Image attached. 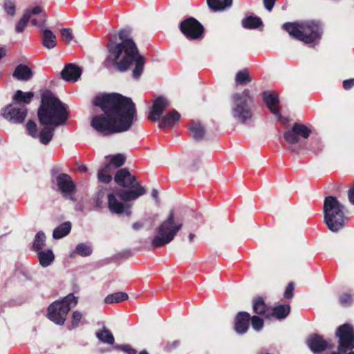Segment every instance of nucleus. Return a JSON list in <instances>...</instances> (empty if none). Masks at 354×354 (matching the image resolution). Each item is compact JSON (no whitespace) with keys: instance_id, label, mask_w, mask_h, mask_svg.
<instances>
[{"instance_id":"1","label":"nucleus","mask_w":354,"mask_h":354,"mask_svg":"<svg viewBox=\"0 0 354 354\" xmlns=\"http://www.w3.org/2000/svg\"><path fill=\"white\" fill-rule=\"evenodd\" d=\"M93 104L100 107L103 113L94 115L91 118V126L102 135L126 131L136 118L135 105L131 100L120 94L97 95Z\"/></svg>"},{"instance_id":"2","label":"nucleus","mask_w":354,"mask_h":354,"mask_svg":"<svg viewBox=\"0 0 354 354\" xmlns=\"http://www.w3.org/2000/svg\"><path fill=\"white\" fill-rule=\"evenodd\" d=\"M40 124L44 126L37 132L36 124L29 120L26 124L28 133L35 138H39L43 145H48L52 140L55 129L64 124L68 118L66 106L53 93L45 91L41 97V104L38 109Z\"/></svg>"},{"instance_id":"3","label":"nucleus","mask_w":354,"mask_h":354,"mask_svg":"<svg viewBox=\"0 0 354 354\" xmlns=\"http://www.w3.org/2000/svg\"><path fill=\"white\" fill-rule=\"evenodd\" d=\"M121 42H111L107 45V61L113 63L120 71H126L132 63L135 64L133 77L139 78L143 71L145 59L138 53V48L130 37L129 30H123L119 32Z\"/></svg>"},{"instance_id":"4","label":"nucleus","mask_w":354,"mask_h":354,"mask_svg":"<svg viewBox=\"0 0 354 354\" xmlns=\"http://www.w3.org/2000/svg\"><path fill=\"white\" fill-rule=\"evenodd\" d=\"M115 183L124 189L118 190V195L123 201L137 199L145 193V189L126 169H120L115 176Z\"/></svg>"},{"instance_id":"5","label":"nucleus","mask_w":354,"mask_h":354,"mask_svg":"<svg viewBox=\"0 0 354 354\" xmlns=\"http://www.w3.org/2000/svg\"><path fill=\"white\" fill-rule=\"evenodd\" d=\"M230 114L233 120L241 124H246L252 120V104L248 90L231 96Z\"/></svg>"},{"instance_id":"6","label":"nucleus","mask_w":354,"mask_h":354,"mask_svg":"<svg viewBox=\"0 0 354 354\" xmlns=\"http://www.w3.org/2000/svg\"><path fill=\"white\" fill-rule=\"evenodd\" d=\"M346 217L345 207L334 196H327L324 203V220L328 228L337 232L343 227Z\"/></svg>"},{"instance_id":"7","label":"nucleus","mask_w":354,"mask_h":354,"mask_svg":"<svg viewBox=\"0 0 354 354\" xmlns=\"http://www.w3.org/2000/svg\"><path fill=\"white\" fill-rule=\"evenodd\" d=\"M283 28L292 37L306 44H310L320 37V27L314 21L286 23Z\"/></svg>"},{"instance_id":"8","label":"nucleus","mask_w":354,"mask_h":354,"mask_svg":"<svg viewBox=\"0 0 354 354\" xmlns=\"http://www.w3.org/2000/svg\"><path fill=\"white\" fill-rule=\"evenodd\" d=\"M182 223L174 221V214L171 212L168 218L156 229L157 234L151 241L153 248H158L169 243L181 229Z\"/></svg>"},{"instance_id":"9","label":"nucleus","mask_w":354,"mask_h":354,"mask_svg":"<svg viewBox=\"0 0 354 354\" xmlns=\"http://www.w3.org/2000/svg\"><path fill=\"white\" fill-rule=\"evenodd\" d=\"M77 304V298L68 295L62 300L55 301L48 308V317L57 325H63L71 308Z\"/></svg>"},{"instance_id":"10","label":"nucleus","mask_w":354,"mask_h":354,"mask_svg":"<svg viewBox=\"0 0 354 354\" xmlns=\"http://www.w3.org/2000/svg\"><path fill=\"white\" fill-rule=\"evenodd\" d=\"M336 336L339 338L338 353L331 354H354V330L349 324L340 326Z\"/></svg>"},{"instance_id":"11","label":"nucleus","mask_w":354,"mask_h":354,"mask_svg":"<svg viewBox=\"0 0 354 354\" xmlns=\"http://www.w3.org/2000/svg\"><path fill=\"white\" fill-rule=\"evenodd\" d=\"M2 116L14 124L24 122L27 115L26 108L20 103H12L1 109Z\"/></svg>"},{"instance_id":"12","label":"nucleus","mask_w":354,"mask_h":354,"mask_svg":"<svg viewBox=\"0 0 354 354\" xmlns=\"http://www.w3.org/2000/svg\"><path fill=\"white\" fill-rule=\"evenodd\" d=\"M180 30L187 38L196 39L202 35L203 27L195 19L189 18L181 22Z\"/></svg>"},{"instance_id":"13","label":"nucleus","mask_w":354,"mask_h":354,"mask_svg":"<svg viewBox=\"0 0 354 354\" xmlns=\"http://www.w3.org/2000/svg\"><path fill=\"white\" fill-rule=\"evenodd\" d=\"M120 196L118 195V192L115 194H109L107 196L108 198V207L111 213L115 214H125L129 216L131 213V206L124 204L120 201L118 198Z\"/></svg>"},{"instance_id":"14","label":"nucleus","mask_w":354,"mask_h":354,"mask_svg":"<svg viewBox=\"0 0 354 354\" xmlns=\"http://www.w3.org/2000/svg\"><path fill=\"white\" fill-rule=\"evenodd\" d=\"M169 102L165 97H159L153 100V106L149 114V118L153 121L160 119L164 110L168 107Z\"/></svg>"},{"instance_id":"15","label":"nucleus","mask_w":354,"mask_h":354,"mask_svg":"<svg viewBox=\"0 0 354 354\" xmlns=\"http://www.w3.org/2000/svg\"><path fill=\"white\" fill-rule=\"evenodd\" d=\"M57 184L59 190L62 192L64 196H66L70 194L75 189V184L71 176L67 174H62L57 176Z\"/></svg>"},{"instance_id":"16","label":"nucleus","mask_w":354,"mask_h":354,"mask_svg":"<svg viewBox=\"0 0 354 354\" xmlns=\"http://www.w3.org/2000/svg\"><path fill=\"white\" fill-rule=\"evenodd\" d=\"M306 342L310 349L314 353L322 352L329 346V343L317 334L309 336Z\"/></svg>"},{"instance_id":"17","label":"nucleus","mask_w":354,"mask_h":354,"mask_svg":"<svg viewBox=\"0 0 354 354\" xmlns=\"http://www.w3.org/2000/svg\"><path fill=\"white\" fill-rule=\"evenodd\" d=\"M250 315L246 312H240L237 314L235 322L234 330L240 335L245 333L249 327Z\"/></svg>"},{"instance_id":"18","label":"nucleus","mask_w":354,"mask_h":354,"mask_svg":"<svg viewBox=\"0 0 354 354\" xmlns=\"http://www.w3.org/2000/svg\"><path fill=\"white\" fill-rule=\"evenodd\" d=\"M82 69L79 66L73 64H68L62 70L61 75L62 78L66 81L75 82L80 77Z\"/></svg>"},{"instance_id":"19","label":"nucleus","mask_w":354,"mask_h":354,"mask_svg":"<svg viewBox=\"0 0 354 354\" xmlns=\"http://www.w3.org/2000/svg\"><path fill=\"white\" fill-rule=\"evenodd\" d=\"M263 101L273 114L281 118L278 110L279 100L277 95L274 93L264 92Z\"/></svg>"},{"instance_id":"20","label":"nucleus","mask_w":354,"mask_h":354,"mask_svg":"<svg viewBox=\"0 0 354 354\" xmlns=\"http://www.w3.org/2000/svg\"><path fill=\"white\" fill-rule=\"evenodd\" d=\"M39 265L43 268L49 266L55 259V255L52 250H41L37 252Z\"/></svg>"},{"instance_id":"21","label":"nucleus","mask_w":354,"mask_h":354,"mask_svg":"<svg viewBox=\"0 0 354 354\" xmlns=\"http://www.w3.org/2000/svg\"><path fill=\"white\" fill-rule=\"evenodd\" d=\"M32 76L31 69L25 64L18 65L13 72V77L21 81H28Z\"/></svg>"},{"instance_id":"22","label":"nucleus","mask_w":354,"mask_h":354,"mask_svg":"<svg viewBox=\"0 0 354 354\" xmlns=\"http://www.w3.org/2000/svg\"><path fill=\"white\" fill-rule=\"evenodd\" d=\"M42 44L48 48L52 49L57 46L55 35L49 29H44L42 33Z\"/></svg>"},{"instance_id":"23","label":"nucleus","mask_w":354,"mask_h":354,"mask_svg":"<svg viewBox=\"0 0 354 354\" xmlns=\"http://www.w3.org/2000/svg\"><path fill=\"white\" fill-rule=\"evenodd\" d=\"M180 115L176 111H172L166 115L160 123V128L175 125L180 120Z\"/></svg>"},{"instance_id":"24","label":"nucleus","mask_w":354,"mask_h":354,"mask_svg":"<svg viewBox=\"0 0 354 354\" xmlns=\"http://www.w3.org/2000/svg\"><path fill=\"white\" fill-rule=\"evenodd\" d=\"M71 230V223L69 221L64 222L57 227L53 232L55 239H59L67 236Z\"/></svg>"},{"instance_id":"25","label":"nucleus","mask_w":354,"mask_h":354,"mask_svg":"<svg viewBox=\"0 0 354 354\" xmlns=\"http://www.w3.org/2000/svg\"><path fill=\"white\" fill-rule=\"evenodd\" d=\"M253 309L256 313L263 315L267 317H270V309L267 307L262 298L254 299Z\"/></svg>"},{"instance_id":"26","label":"nucleus","mask_w":354,"mask_h":354,"mask_svg":"<svg viewBox=\"0 0 354 354\" xmlns=\"http://www.w3.org/2000/svg\"><path fill=\"white\" fill-rule=\"evenodd\" d=\"M192 136L196 140H201L203 138L205 130L201 122L193 121L189 127Z\"/></svg>"},{"instance_id":"27","label":"nucleus","mask_w":354,"mask_h":354,"mask_svg":"<svg viewBox=\"0 0 354 354\" xmlns=\"http://www.w3.org/2000/svg\"><path fill=\"white\" fill-rule=\"evenodd\" d=\"M207 3L212 10L218 11L230 7L232 0H207Z\"/></svg>"},{"instance_id":"28","label":"nucleus","mask_w":354,"mask_h":354,"mask_svg":"<svg viewBox=\"0 0 354 354\" xmlns=\"http://www.w3.org/2000/svg\"><path fill=\"white\" fill-rule=\"evenodd\" d=\"M96 337L100 342L103 343L111 345L114 343V337L113 334L106 328H103L102 330L96 332Z\"/></svg>"},{"instance_id":"29","label":"nucleus","mask_w":354,"mask_h":354,"mask_svg":"<svg viewBox=\"0 0 354 354\" xmlns=\"http://www.w3.org/2000/svg\"><path fill=\"white\" fill-rule=\"evenodd\" d=\"M289 313L290 306L288 305H281L270 310V316L281 319L286 318Z\"/></svg>"},{"instance_id":"30","label":"nucleus","mask_w":354,"mask_h":354,"mask_svg":"<svg viewBox=\"0 0 354 354\" xmlns=\"http://www.w3.org/2000/svg\"><path fill=\"white\" fill-rule=\"evenodd\" d=\"M34 97L32 92H23L21 90L16 91L13 100L16 102L15 103L24 102L25 104H29Z\"/></svg>"},{"instance_id":"31","label":"nucleus","mask_w":354,"mask_h":354,"mask_svg":"<svg viewBox=\"0 0 354 354\" xmlns=\"http://www.w3.org/2000/svg\"><path fill=\"white\" fill-rule=\"evenodd\" d=\"M93 249L91 245L86 243H81L77 245L75 251L71 254H77L82 257H88L92 254Z\"/></svg>"},{"instance_id":"32","label":"nucleus","mask_w":354,"mask_h":354,"mask_svg":"<svg viewBox=\"0 0 354 354\" xmlns=\"http://www.w3.org/2000/svg\"><path fill=\"white\" fill-rule=\"evenodd\" d=\"M128 295L123 292H118L113 294L107 295L104 299V303L111 304L113 303H118L128 299Z\"/></svg>"},{"instance_id":"33","label":"nucleus","mask_w":354,"mask_h":354,"mask_svg":"<svg viewBox=\"0 0 354 354\" xmlns=\"http://www.w3.org/2000/svg\"><path fill=\"white\" fill-rule=\"evenodd\" d=\"M46 236L45 234L40 231L35 235V240L32 245V248L35 252H38L44 249L46 245Z\"/></svg>"},{"instance_id":"34","label":"nucleus","mask_w":354,"mask_h":354,"mask_svg":"<svg viewBox=\"0 0 354 354\" xmlns=\"http://www.w3.org/2000/svg\"><path fill=\"white\" fill-rule=\"evenodd\" d=\"M110 172V165H106L104 168L99 170L97 173L98 180L101 183H109L112 179Z\"/></svg>"},{"instance_id":"35","label":"nucleus","mask_w":354,"mask_h":354,"mask_svg":"<svg viewBox=\"0 0 354 354\" xmlns=\"http://www.w3.org/2000/svg\"><path fill=\"white\" fill-rule=\"evenodd\" d=\"M261 24V19L255 17H249L242 21L243 26L248 29L258 28Z\"/></svg>"},{"instance_id":"36","label":"nucleus","mask_w":354,"mask_h":354,"mask_svg":"<svg viewBox=\"0 0 354 354\" xmlns=\"http://www.w3.org/2000/svg\"><path fill=\"white\" fill-rule=\"evenodd\" d=\"M293 127L295 129V131H296V134H297L299 138H308L310 133V130L308 129L307 127L301 124H295Z\"/></svg>"},{"instance_id":"37","label":"nucleus","mask_w":354,"mask_h":354,"mask_svg":"<svg viewBox=\"0 0 354 354\" xmlns=\"http://www.w3.org/2000/svg\"><path fill=\"white\" fill-rule=\"evenodd\" d=\"M236 82L240 84H245L251 82L249 73L247 70L240 71L236 73Z\"/></svg>"},{"instance_id":"38","label":"nucleus","mask_w":354,"mask_h":354,"mask_svg":"<svg viewBox=\"0 0 354 354\" xmlns=\"http://www.w3.org/2000/svg\"><path fill=\"white\" fill-rule=\"evenodd\" d=\"M284 138L287 142L291 145L296 144L299 141V138L297 134H296L294 127L285 133Z\"/></svg>"},{"instance_id":"39","label":"nucleus","mask_w":354,"mask_h":354,"mask_svg":"<svg viewBox=\"0 0 354 354\" xmlns=\"http://www.w3.org/2000/svg\"><path fill=\"white\" fill-rule=\"evenodd\" d=\"M46 20L47 17L46 13H42L36 17L31 16L30 19L32 24L39 28H43L45 26Z\"/></svg>"},{"instance_id":"40","label":"nucleus","mask_w":354,"mask_h":354,"mask_svg":"<svg viewBox=\"0 0 354 354\" xmlns=\"http://www.w3.org/2000/svg\"><path fill=\"white\" fill-rule=\"evenodd\" d=\"M31 18L30 14L25 13L22 18L19 20V21L17 23L16 26V31L17 32H22L27 26V24L28 21H30V19Z\"/></svg>"},{"instance_id":"41","label":"nucleus","mask_w":354,"mask_h":354,"mask_svg":"<svg viewBox=\"0 0 354 354\" xmlns=\"http://www.w3.org/2000/svg\"><path fill=\"white\" fill-rule=\"evenodd\" d=\"M124 160L125 157L121 153L110 156V162L114 165L115 167H121L124 163Z\"/></svg>"},{"instance_id":"42","label":"nucleus","mask_w":354,"mask_h":354,"mask_svg":"<svg viewBox=\"0 0 354 354\" xmlns=\"http://www.w3.org/2000/svg\"><path fill=\"white\" fill-rule=\"evenodd\" d=\"M252 328L256 331H259L263 326V320L257 316H253L251 318Z\"/></svg>"},{"instance_id":"43","label":"nucleus","mask_w":354,"mask_h":354,"mask_svg":"<svg viewBox=\"0 0 354 354\" xmlns=\"http://www.w3.org/2000/svg\"><path fill=\"white\" fill-rule=\"evenodd\" d=\"M62 39L67 44H69L73 39L72 31L68 28H62L61 30Z\"/></svg>"},{"instance_id":"44","label":"nucleus","mask_w":354,"mask_h":354,"mask_svg":"<svg viewBox=\"0 0 354 354\" xmlns=\"http://www.w3.org/2000/svg\"><path fill=\"white\" fill-rule=\"evenodd\" d=\"M4 10L6 13L10 16H14L15 14V4L11 0H6L4 2Z\"/></svg>"},{"instance_id":"45","label":"nucleus","mask_w":354,"mask_h":354,"mask_svg":"<svg viewBox=\"0 0 354 354\" xmlns=\"http://www.w3.org/2000/svg\"><path fill=\"white\" fill-rule=\"evenodd\" d=\"M353 300L352 296L348 293H344L339 297V302L343 306L350 305Z\"/></svg>"},{"instance_id":"46","label":"nucleus","mask_w":354,"mask_h":354,"mask_svg":"<svg viewBox=\"0 0 354 354\" xmlns=\"http://www.w3.org/2000/svg\"><path fill=\"white\" fill-rule=\"evenodd\" d=\"M82 318V315L79 311H74L72 315V326L74 328L78 326L81 319Z\"/></svg>"},{"instance_id":"47","label":"nucleus","mask_w":354,"mask_h":354,"mask_svg":"<svg viewBox=\"0 0 354 354\" xmlns=\"http://www.w3.org/2000/svg\"><path fill=\"white\" fill-rule=\"evenodd\" d=\"M294 285L292 282L288 283L284 292V297L287 299L292 298L293 296Z\"/></svg>"},{"instance_id":"48","label":"nucleus","mask_w":354,"mask_h":354,"mask_svg":"<svg viewBox=\"0 0 354 354\" xmlns=\"http://www.w3.org/2000/svg\"><path fill=\"white\" fill-rule=\"evenodd\" d=\"M117 348L124 352L127 353L128 354H136V351L129 346V345H120L118 346Z\"/></svg>"},{"instance_id":"49","label":"nucleus","mask_w":354,"mask_h":354,"mask_svg":"<svg viewBox=\"0 0 354 354\" xmlns=\"http://www.w3.org/2000/svg\"><path fill=\"white\" fill-rule=\"evenodd\" d=\"M26 13L30 14V15L32 17H34L35 15L39 16L44 12H42L41 7L35 6L33 8H32L30 10H28Z\"/></svg>"},{"instance_id":"50","label":"nucleus","mask_w":354,"mask_h":354,"mask_svg":"<svg viewBox=\"0 0 354 354\" xmlns=\"http://www.w3.org/2000/svg\"><path fill=\"white\" fill-rule=\"evenodd\" d=\"M354 86V78L346 80L343 82V86L344 89L348 90Z\"/></svg>"},{"instance_id":"51","label":"nucleus","mask_w":354,"mask_h":354,"mask_svg":"<svg viewBox=\"0 0 354 354\" xmlns=\"http://www.w3.org/2000/svg\"><path fill=\"white\" fill-rule=\"evenodd\" d=\"M275 1L276 0H263L265 8L270 11L274 5Z\"/></svg>"},{"instance_id":"52","label":"nucleus","mask_w":354,"mask_h":354,"mask_svg":"<svg viewBox=\"0 0 354 354\" xmlns=\"http://www.w3.org/2000/svg\"><path fill=\"white\" fill-rule=\"evenodd\" d=\"M348 197L349 201L352 204H354V184L353 185V186L350 188V189L348 191Z\"/></svg>"},{"instance_id":"53","label":"nucleus","mask_w":354,"mask_h":354,"mask_svg":"<svg viewBox=\"0 0 354 354\" xmlns=\"http://www.w3.org/2000/svg\"><path fill=\"white\" fill-rule=\"evenodd\" d=\"M151 196L156 200V201L158 203V193L156 189H153L152 190Z\"/></svg>"},{"instance_id":"54","label":"nucleus","mask_w":354,"mask_h":354,"mask_svg":"<svg viewBox=\"0 0 354 354\" xmlns=\"http://www.w3.org/2000/svg\"><path fill=\"white\" fill-rule=\"evenodd\" d=\"M196 239V236L193 233H190L189 235H188V239H189V243L190 244H193L194 243V240Z\"/></svg>"},{"instance_id":"55","label":"nucleus","mask_w":354,"mask_h":354,"mask_svg":"<svg viewBox=\"0 0 354 354\" xmlns=\"http://www.w3.org/2000/svg\"><path fill=\"white\" fill-rule=\"evenodd\" d=\"M78 170L84 173L87 171V167L84 165H80L78 166Z\"/></svg>"},{"instance_id":"56","label":"nucleus","mask_w":354,"mask_h":354,"mask_svg":"<svg viewBox=\"0 0 354 354\" xmlns=\"http://www.w3.org/2000/svg\"><path fill=\"white\" fill-rule=\"evenodd\" d=\"M6 53L3 48L0 47V59H2L5 55Z\"/></svg>"},{"instance_id":"57","label":"nucleus","mask_w":354,"mask_h":354,"mask_svg":"<svg viewBox=\"0 0 354 354\" xmlns=\"http://www.w3.org/2000/svg\"><path fill=\"white\" fill-rule=\"evenodd\" d=\"M141 227H142V225H141L140 223H133V229H135V230H138V229H140Z\"/></svg>"},{"instance_id":"58","label":"nucleus","mask_w":354,"mask_h":354,"mask_svg":"<svg viewBox=\"0 0 354 354\" xmlns=\"http://www.w3.org/2000/svg\"><path fill=\"white\" fill-rule=\"evenodd\" d=\"M172 344H173V347H176V346H178V342H177V341H174V342L172 343Z\"/></svg>"},{"instance_id":"59","label":"nucleus","mask_w":354,"mask_h":354,"mask_svg":"<svg viewBox=\"0 0 354 354\" xmlns=\"http://www.w3.org/2000/svg\"><path fill=\"white\" fill-rule=\"evenodd\" d=\"M139 354H148V353L145 351H141Z\"/></svg>"},{"instance_id":"60","label":"nucleus","mask_w":354,"mask_h":354,"mask_svg":"<svg viewBox=\"0 0 354 354\" xmlns=\"http://www.w3.org/2000/svg\"><path fill=\"white\" fill-rule=\"evenodd\" d=\"M196 163V160H193V165L194 166Z\"/></svg>"}]
</instances>
